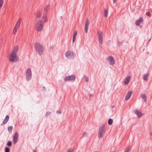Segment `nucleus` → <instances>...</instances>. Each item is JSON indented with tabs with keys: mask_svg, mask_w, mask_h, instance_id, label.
Segmentation results:
<instances>
[{
	"mask_svg": "<svg viewBox=\"0 0 152 152\" xmlns=\"http://www.w3.org/2000/svg\"><path fill=\"white\" fill-rule=\"evenodd\" d=\"M18 47L17 46H15L11 52L9 60L12 62H16L18 61V58L17 56V53L18 51Z\"/></svg>",
	"mask_w": 152,
	"mask_h": 152,
	"instance_id": "obj_1",
	"label": "nucleus"
},
{
	"mask_svg": "<svg viewBox=\"0 0 152 152\" xmlns=\"http://www.w3.org/2000/svg\"><path fill=\"white\" fill-rule=\"evenodd\" d=\"M106 128L104 125H102L100 126L98 135L99 138H102L104 136L106 132Z\"/></svg>",
	"mask_w": 152,
	"mask_h": 152,
	"instance_id": "obj_2",
	"label": "nucleus"
},
{
	"mask_svg": "<svg viewBox=\"0 0 152 152\" xmlns=\"http://www.w3.org/2000/svg\"><path fill=\"white\" fill-rule=\"evenodd\" d=\"M35 47L36 51L39 55H41L43 51V46L39 43H36Z\"/></svg>",
	"mask_w": 152,
	"mask_h": 152,
	"instance_id": "obj_3",
	"label": "nucleus"
},
{
	"mask_svg": "<svg viewBox=\"0 0 152 152\" xmlns=\"http://www.w3.org/2000/svg\"><path fill=\"white\" fill-rule=\"evenodd\" d=\"M44 27L43 22L42 20H38L36 25V29L39 31H41L43 29Z\"/></svg>",
	"mask_w": 152,
	"mask_h": 152,
	"instance_id": "obj_4",
	"label": "nucleus"
},
{
	"mask_svg": "<svg viewBox=\"0 0 152 152\" xmlns=\"http://www.w3.org/2000/svg\"><path fill=\"white\" fill-rule=\"evenodd\" d=\"M66 57L69 59H72L75 58V55L72 51H68L66 52L65 54Z\"/></svg>",
	"mask_w": 152,
	"mask_h": 152,
	"instance_id": "obj_5",
	"label": "nucleus"
},
{
	"mask_svg": "<svg viewBox=\"0 0 152 152\" xmlns=\"http://www.w3.org/2000/svg\"><path fill=\"white\" fill-rule=\"evenodd\" d=\"M32 73L31 69L30 68H28L26 71V77L28 80H29L31 78Z\"/></svg>",
	"mask_w": 152,
	"mask_h": 152,
	"instance_id": "obj_6",
	"label": "nucleus"
},
{
	"mask_svg": "<svg viewBox=\"0 0 152 152\" xmlns=\"http://www.w3.org/2000/svg\"><path fill=\"white\" fill-rule=\"evenodd\" d=\"M98 39L99 42L100 44H102L103 42V33L100 31H99L98 32Z\"/></svg>",
	"mask_w": 152,
	"mask_h": 152,
	"instance_id": "obj_7",
	"label": "nucleus"
},
{
	"mask_svg": "<svg viewBox=\"0 0 152 152\" xmlns=\"http://www.w3.org/2000/svg\"><path fill=\"white\" fill-rule=\"evenodd\" d=\"M89 24V20L88 18H87L85 23L84 31L87 33L88 30V26Z\"/></svg>",
	"mask_w": 152,
	"mask_h": 152,
	"instance_id": "obj_8",
	"label": "nucleus"
},
{
	"mask_svg": "<svg viewBox=\"0 0 152 152\" xmlns=\"http://www.w3.org/2000/svg\"><path fill=\"white\" fill-rule=\"evenodd\" d=\"M75 79V77L74 75L69 76L66 77L64 78V81H65L72 80Z\"/></svg>",
	"mask_w": 152,
	"mask_h": 152,
	"instance_id": "obj_9",
	"label": "nucleus"
},
{
	"mask_svg": "<svg viewBox=\"0 0 152 152\" xmlns=\"http://www.w3.org/2000/svg\"><path fill=\"white\" fill-rule=\"evenodd\" d=\"M49 8L50 6L49 5H48L47 6H46L44 8V15L42 17V18L43 19H44V18H45L46 16L47 12L48 11V10L49 9Z\"/></svg>",
	"mask_w": 152,
	"mask_h": 152,
	"instance_id": "obj_10",
	"label": "nucleus"
},
{
	"mask_svg": "<svg viewBox=\"0 0 152 152\" xmlns=\"http://www.w3.org/2000/svg\"><path fill=\"white\" fill-rule=\"evenodd\" d=\"M18 137V133L15 132L13 137V142L14 144H15L17 142Z\"/></svg>",
	"mask_w": 152,
	"mask_h": 152,
	"instance_id": "obj_11",
	"label": "nucleus"
},
{
	"mask_svg": "<svg viewBox=\"0 0 152 152\" xmlns=\"http://www.w3.org/2000/svg\"><path fill=\"white\" fill-rule=\"evenodd\" d=\"M108 59L109 60V64L111 65H113L115 63V61L114 58L112 56H110L108 57Z\"/></svg>",
	"mask_w": 152,
	"mask_h": 152,
	"instance_id": "obj_12",
	"label": "nucleus"
},
{
	"mask_svg": "<svg viewBox=\"0 0 152 152\" xmlns=\"http://www.w3.org/2000/svg\"><path fill=\"white\" fill-rule=\"evenodd\" d=\"M132 91H129L127 92L125 97V100H127L129 99L132 94Z\"/></svg>",
	"mask_w": 152,
	"mask_h": 152,
	"instance_id": "obj_13",
	"label": "nucleus"
},
{
	"mask_svg": "<svg viewBox=\"0 0 152 152\" xmlns=\"http://www.w3.org/2000/svg\"><path fill=\"white\" fill-rule=\"evenodd\" d=\"M130 77L129 76H127L126 77L124 80V83L125 85L128 84L130 81Z\"/></svg>",
	"mask_w": 152,
	"mask_h": 152,
	"instance_id": "obj_14",
	"label": "nucleus"
},
{
	"mask_svg": "<svg viewBox=\"0 0 152 152\" xmlns=\"http://www.w3.org/2000/svg\"><path fill=\"white\" fill-rule=\"evenodd\" d=\"M143 20V19L142 18H140L138 20L136 21L135 24L137 26H139L140 25V22H142Z\"/></svg>",
	"mask_w": 152,
	"mask_h": 152,
	"instance_id": "obj_15",
	"label": "nucleus"
},
{
	"mask_svg": "<svg viewBox=\"0 0 152 152\" xmlns=\"http://www.w3.org/2000/svg\"><path fill=\"white\" fill-rule=\"evenodd\" d=\"M135 113L137 115L139 118H140L141 116L142 113L138 110H136L135 111Z\"/></svg>",
	"mask_w": 152,
	"mask_h": 152,
	"instance_id": "obj_16",
	"label": "nucleus"
},
{
	"mask_svg": "<svg viewBox=\"0 0 152 152\" xmlns=\"http://www.w3.org/2000/svg\"><path fill=\"white\" fill-rule=\"evenodd\" d=\"M21 18H19L18 19V21H17V22L16 23V24L15 26H16L17 28H19L20 25V23H21Z\"/></svg>",
	"mask_w": 152,
	"mask_h": 152,
	"instance_id": "obj_17",
	"label": "nucleus"
},
{
	"mask_svg": "<svg viewBox=\"0 0 152 152\" xmlns=\"http://www.w3.org/2000/svg\"><path fill=\"white\" fill-rule=\"evenodd\" d=\"M9 119V116L8 115H7L5 119H4V121H3V123L4 124H5L8 121Z\"/></svg>",
	"mask_w": 152,
	"mask_h": 152,
	"instance_id": "obj_18",
	"label": "nucleus"
},
{
	"mask_svg": "<svg viewBox=\"0 0 152 152\" xmlns=\"http://www.w3.org/2000/svg\"><path fill=\"white\" fill-rule=\"evenodd\" d=\"M148 74H144L143 76V78L144 80L146 81L148 79Z\"/></svg>",
	"mask_w": 152,
	"mask_h": 152,
	"instance_id": "obj_19",
	"label": "nucleus"
},
{
	"mask_svg": "<svg viewBox=\"0 0 152 152\" xmlns=\"http://www.w3.org/2000/svg\"><path fill=\"white\" fill-rule=\"evenodd\" d=\"M141 97L143 99L145 102H146L147 101V98L146 95L145 94H143L142 95Z\"/></svg>",
	"mask_w": 152,
	"mask_h": 152,
	"instance_id": "obj_20",
	"label": "nucleus"
},
{
	"mask_svg": "<svg viewBox=\"0 0 152 152\" xmlns=\"http://www.w3.org/2000/svg\"><path fill=\"white\" fill-rule=\"evenodd\" d=\"M18 28H17L16 26H15V27L13 29V32H12V33L13 34H16V33L17 31V29H18Z\"/></svg>",
	"mask_w": 152,
	"mask_h": 152,
	"instance_id": "obj_21",
	"label": "nucleus"
},
{
	"mask_svg": "<svg viewBox=\"0 0 152 152\" xmlns=\"http://www.w3.org/2000/svg\"><path fill=\"white\" fill-rule=\"evenodd\" d=\"M108 13V11L107 10H104V16L106 18L107 17Z\"/></svg>",
	"mask_w": 152,
	"mask_h": 152,
	"instance_id": "obj_22",
	"label": "nucleus"
},
{
	"mask_svg": "<svg viewBox=\"0 0 152 152\" xmlns=\"http://www.w3.org/2000/svg\"><path fill=\"white\" fill-rule=\"evenodd\" d=\"M113 122V120L112 119H109L108 121V124L109 125H111L112 124Z\"/></svg>",
	"mask_w": 152,
	"mask_h": 152,
	"instance_id": "obj_23",
	"label": "nucleus"
},
{
	"mask_svg": "<svg viewBox=\"0 0 152 152\" xmlns=\"http://www.w3.org/2000/svg\"><path fill=\"white\" fill-rule=\"evenodd\" d=\"M13 128L12 126H10L8 127V130L9 132H11Z\"/></svg>",
	"mask_w": 152,
	"mask_h": 152,
	"instance_id": "obj_24",
	"label": "nucleus"
},
{
	"mask_svg": "<svg viewBox=\"0 0 152 152\" xmlns=\"http://www.w3.org/2000/svg\"><path fill=\"white\" fill-rule=\"evenodd\" d=\"M131 147H128L125 150L124 152H129V151L131 149Z\"/></svg>",
	"mask_w": 152,
	"mask_h": 152,
	"instance_id": "obj_25",
	"label": "nucleus"
},
{
	"mask_svg": "<svg viewBox=\"0 0 152 152\" xmlns=\"http://www.w3.org/2000/svg\"><path fill=\"white\" fill-rule=\"evenodd\" d=\"M3 4V1L2 0H0V9H1Z\"/></svg>",
	"mask_w": 152,
	"mask_h": 152,
	"instance_id": "obj_26",
	"label": "nucleus"
},
{
	"mask_svg": "<svg viewBox=\"0 0 152 152\" xmlns=\"http://www.w3.org/2000/svg\"><path fill=\"white\" fill-rule=\"evenodd\" d=\"M10 150L8 147H6L5 149V152H9Z\"/></svg>",
	"mask_w": 152,
	"mask_h": 152,
	"instance_id": "obj_27",
	"label": "nucleus"
},
{
	"mask_svg": "<svg viewBox=\"0 0 152 152\" xmlns=\"http://www.w3.org/2000/svg\"><path fill=\"white\" fill-rule=\"evenodd\" d=\"M77 34V31H76L75 32V33H74V34L73 38H76V37Z\"/></svg>",
	"mask_w": 152,
	"mask_h": 152,
	"instance_id": "obj_28",
	"label": "nucleus"
},
{
	"mask_svg": "<svg viewBox=\"0 0 152 152\" xmlns=\"http://www.w3.org/2000/svg\"><path fill=\"white\" fill-rule=\"evenodd\" d=\"M51 114V113L50 112H49V111H48L46 112V114H45V116H47L50 115Z\"/></svg>",
	"mask_w": 152,
	"mask_h": 152,
	"instance_id": "obj_29",
	"label": "nucleus"
},
{
	"mask_svg": "<svg viewBox=\"0 0 152 152\" xmlns=\"http://www.w3.org/2000/svg\"><path fill=\"white\" fill-rule=\"evenodd\" d=\"M11 142L10 141H9L7 142V145L9 146H10L11 145Z\"/></svg>",
	"mask_w": 152,
	"mask_h": 152,
	"instance_id": "obj_30",
	"label": "nucleus"
},
{
	"mask_svg": "<svg viewBox=\"0 0 152 152\" xmlns=\"http://www.w3.org/2000/svg\"><path fill=\"white\" fill-rule=\"evenodd\" d=\"M42 19H43V22H45L47 21V19L46 18V16L45 18H44V19L42 18Z\"/></svg>",
	"mask_w": 152,
	"mask_h": 152,
	"instance_id": "obj_31",
	"label": "nucleus"
},
{
	"mask_svg": "<svg viewBox=\"0 0 152 152\" xmlns=\"http://www.w3.org/2000/svg\"><path fill=\"white\" fill-rule=\"evenodd\" d=\"M37 17L38 18H39L41 16V14L40 13H39L38 14H37Z\"/></svg>",
	"mask_w": 152,
	"mask_h": 152,
	"instance_id": "obj_32",
	"label": "nucleus"
},
{
	"mask_svg": "<svg viewBox=\"0 0 152 152\" xmlns=\"http://www.w3.org/2000/svg\"><path fill=\"white\" fill-rule=\"evenodd\" d=\"M82 135L83 136H87L88 135V134L87 133H84Z\"/></svg>",
	"mask_w": 152,
	"mask_h": 152,
	"instance_id": "obj_33",
	"label": "nucleus"
},
{
	"mask_svg": "<svg viewBox=\"0 0 152 152\" xmlns=\"http://www.w3.org/2000/svg\"><path fill=\"white\" fill-rule=\"evenodd\" d=\"M146 15L147 16H150L151 15L150 14V12H149L146 13Z\"/></svg>",
	"mask_w": 152,
	"mask_h": 152,
	"instance_id": "obj_34",
	"label": "nucleus"
},
{
	"mask_svg": "<svg viewBox=\"0 0 152 152\" xmlns=\"http://www.w3.org/2000/svg\"><path fill=\"white\" fill-rule=\"evenodd\" d=\"M73 150L72 149H70L67 151V152H72Z\"/></svg>",
	"mask_w": 152,
	"mask_h": 152,
	"instance_id": "obj_35",
	"label": "nucleus"
},
{
	"mask_svg": "<svg viewBox=\"0 0 152 152\" xmlns=\"http://www.w3.org/2000/svg\"><path fill=\"white\" fill-rule=\"evenodd\" d=\"M57 113L60 114L61 113V112L60 110H58L57 111Z\"/></svg>",
	"mask_w": 152,
	"mask_h": 152,
	"instance_id": "obj_36",
	"label": "nucleus"
},
{
	"mask_svg": "<svg viewBox=\"0 0 152 152\" xmlns=\"http://www.w3.org/2000/svg\"><path fill=\"white\" fill-rule=\"evenodd\" d=\"M118 44L119 46H121L122 44V42H118Z\"/></svg>",
	"mask_w": 152,
	"mask_h": 152,
	"instance_id": "obj_37",
	"label": "nucleus"
},
{
	"mask_svg": "<svg viewBox=\"0 0 152 152\" xmlns=\"http://www.w3.org/2000/svg\"><path fill=\"white\" fill-rule=\"evenodd\" d=\"M85 80L86 81L88 82V78L86 77L85 78Z\"/></svg>",
	"mask_w": 152,
	"mask_h": 152,
	"instance_id": "obj_38",
	"label": "nucleus"
},
{
	"mask_svg": "<svg viewBox=\"0 0 152 152\" xmlns=\"http://www.w3.org/2000/svg\"><path fill=\"white\" fill-rule=\"evenodd\" d=\"M75 38H73L72 42L73 43H74L75 42Z\"/></svg>",
	"mask_w": 152,
	"mask_h": 152,
	"instance_id": "obj_39",
	"label": "nucleus"
},
{
	"mask_svg": "<svg viewBox=\"0 0 152 152\" xmlns=\"http://www.w3.org/2000/svg\"><path fill=\"white\" fill-rule=\"evenodd\" d=\"M116 1L117 0H113V3H115L116 2Z\"/></svg>",
	"mask_w": 152,
	"mask_h": 152,
	"instance_id": "obj_40",
	"label": "nucleus"
},
{
	"mask_svg": "<svg viewBox=\"0 0 152 152\" xmlns=\"http://www.w3.org/2000/svg\"><path fill=\"white\" fill-rule=\"evenodd\" d=\"M150 135L152 136V132H151L150 133Z\"/></svg>",
	"mask_w": 152,
	"mask_h": 152,
	"instance_id": "obj_41",
	"label": "nucleus"
},
{
	"mask_svg": "<svg viewBox=\"0 0 152 152\" xmlns=\"http://www.w3.org/2000/svg\"><path fill=\"white\" fill-rule=\"evenodd\" d=\"M89 96L90 97H91V96H93V95H92V94H90L89 95Z\"/></svg>",
	"mask_w": 152,
	"mask_h": 152,
	"instance_id": "obj_42",
	"label": "nucleus"
},
{
	"mask_svg": "<svg viewBox=\"0 0 152 152\" xmlns=\"http://www.w3.org/2000/svg\"><path fill=\"white\" fill-rule=\"evenodd\" d=\"M43 88H44V90H45V87L44 86V87H43Z\"/></svg>",
	"mask_w": 152,
	"mask_h": 152,
	"instance_id": "obj_43",
	"label": "nucleus"
},
{
	"mask_svg": "<svg viewBox=\"0 0 152 152\" xmlns=\"http://www.w3.org/2000/svg\"><path fill=\"white\" fill-rule=\"evenodd\" d=\"M33 152H36V151L35 150H33Z\"/></svg>",
	"mask_w": 152,
	"mask_h": 152,
	"instance_id": "obj_44",
	"label": "nucleus"
},
{
	"mask_svg": "<svg viewBox=\"0 0 152 152\" xmlns=\"http://www.w3.org/2000/svg\"><path fill=\"white\" fill-rule=\"evenodd\" d=\"M1 9H0V10Z\"/></svg>",
	"mask_w": 152,
	"mask_h": 152,
	"instance_id": "obj_45",
	"label": "nucleus"
}]
</instances>
